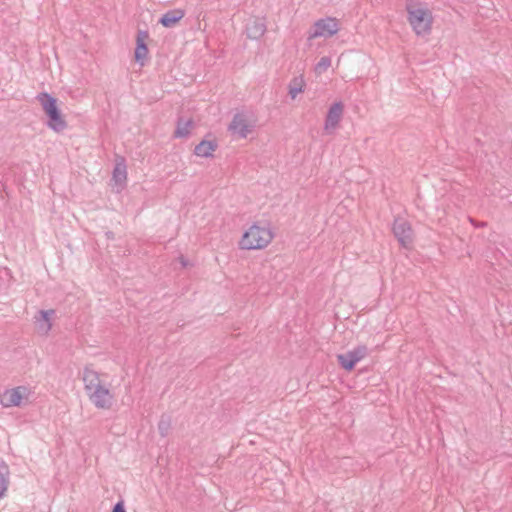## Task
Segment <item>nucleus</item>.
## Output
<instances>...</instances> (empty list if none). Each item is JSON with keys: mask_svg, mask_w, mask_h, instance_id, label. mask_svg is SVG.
Instances as JSON below:
<instances>
[{"mask_svg": "<svg viewBox=\"0 0 512 512\" xmlns=\"http://www.w3.org/2000/svg\"><path fill=\"white\" fill-rule=\"evenodd\" d=\"M274 238L269 223L256 222L243 234L240 247L245 250H257L267 247Z\"/></svg>", "mask_w": 512, "mask_h": 512, "instance_id": "f257e3e1", "label": "nucleus"}, {"mask_svg": "<svg viewBox=\"0 0 512 512\" xmlns=\"http://www.w3.org/2000/svg\"><path fill=\"white\" fill-rule=\"evenodd\" d=\"M408 22L418 36H425L431 32L433 16L425 4L410 1L406 4Z\"/></svg>", "mask_w": 512, "mask_h": 512, "instance_id": "f03ea898", "label": "nucleus"}, {"mask_svg": "<svg viewBox=\"0 0 512 512\" xmlns=\"http://www.w3.org/2000/svg\"><path fill=\"white\" fill-rule=\"evenodd\" d=\"M36 99L48 117L47 127L57 133L64 131L67 128V122L58 108L57 99L46 92L39 93Z\"/></svg>", "mask_w": 512, "mask_h": 512, "instance_id": "7ed1b4c3", "label": "nucleus"}, {"mask_svg": "<svg viewBox=\"0 0 512 512\" xmlns=\"http://www.w3.org/2000/svg\"><path fill=\"white\" fill-rule=\"evenodd\" d=\"M30 395V390L26 386H17L15 388L6 389L0 395V403L3 407H18L21 406L23 400H27Z\"/></svg>", "mask_w": 512, "mask_h": 512, "instance_id": "20e7f679", "label": "nucleus"}, {"mask_svg": "<svg viewBox=\"0 0 512 512\" xmlns=\"http://www.w3.org/2000/svg\"><path fill=\"white\" fill-rule=\"evenodd\" d=\"M339 23L335 18L327 17L319 19L314 23L313 30L310 32L308 39L318 37L329 38L339 31Z\"/></svg>", "mask_w": 512, "mask_h": 512, "instance_id": "39448f33", "label": "nucleus"}, {"mask_svg": "<svg viewBox=\"0 0 512 512\" xmlns=\"http://www.w3.org/2000/svg\"><path fill=\"white\" fill-rule=\"evenodd\" d=\"M393 233L398 242L405 248L413 242V231L409 222L404 218H396L393 224Z\"/></svg>", "mask_w": 512, "mask_h": 512, "instance_id": "423d86ee", "label": "nucleus"}, {"mask_svg": "<svg viewBox=\"0 0 512 512\" xmlns=\"http://www.w3.org/2000/svg\"><path fill=\"white\" fill-rule=\"evenodd\" d=\"M86 394L89 400L98 409H110L113 404V394L104 385H101Z\"/></svg>", "mask_w": 512, "mask_h": 512, "instance_id": "0eeeda50", "label": "nucleus"}, {"mask_svg": "<svg viewBox=\"0 0 512 512\" xmlns=\"http://www.w3.org/2000/svg\"><path fill=\"white\" fill-rule=\"evenodd\" d=\"M343 110L344 106L342 102H335L330 106L324 124V130L326 132L330 133L338 126L343 115Z\"/></svg>", "mask_w": 512, "mask_h": 512, "instance_id": "6e6552de", "label": "nucleus"}, {"mask_svg": "<svg viewBox=\"0 0 512 512\" xmlns=\"http://www.w3.org/2000/svg\"><path fill=\"white\" fill-rule=\"evenodd\" d=\"M228 130L239 138H246L251 132V126L248 124L247 119L242 113H237L229 124Z\"/></svg>", "mask_w": 512, "mask_h": 512, "instance_id": "1a4fd4ad", "label": "nucleus"}, {"mask_svg": "<svg viewBox=\"0 0 512 512\" xmlns=\"http://www.w3.org/2000/svg\"><path fill=\"white\" fill-rule=\"evenodd\" d=\"M149 33L146 30H139L136 36L135 60L137 63L144 65L148 55V47L146 41Z\"/></svg>", "mask_w": 512, "mask_h": 512, "instance_id": "9d476101", "label": "nucleus"}, {"mask_svg": "<svg viewBox=\"0 0 512 512\" xmlns=\"http://www.w3.org/2000/svg\"><path fill=\"white\" fill-rule=\"evenodd\" d=\"M82 380L84 383V389L86 393L102 385L99 374L89 367L84 368Z\"/></svg>", "mask_w": 512, "mask_h": 512, "instance_id": "9b49d317", "label": "nucleus"}, {"mask_svg": "<svg viewBox=\"0 0 512 512\" xmlns=\"http://www.w3.org/2000/svg\"><path fill=\"white\" fill-rule=\"evenodd\" d=\"M185 13L181 9L169 10L159 19V23L166 27L171 28L174 27L183 17Z\"/></svg>", "mask_w": 512, "mask_h": 512, "instance_id": "f8f14e48", "label": "nucleus"}, {"mask_svg": "<svg viewBox=\"0 0 512 512\" xmlns=\"http://www.w3.org/2000/svg\"><path fill=\"white\" fill-rule=\"evenodd\" d=\"M246 31L249 38L258 39L264 35L266 25L262 19L255 18L247 24Z\"/></svg>", "mask_w": 512, "mask_h": 512, "instance_id": "ddd939ff", "label": "nucleus"}, {"mask_svg": "<svg viewBox=\"0 0 512 512\" xmlns=\"http://www.w3.org/2000/svg\"><path fill=\"white\" fill-rule=\"evenodd\" d=\"M217 144L214 141L203 140L194 149L195 155L199 157H210L216 150Z\"/></svg>", "mask_w": 512, "mask_h": 512, "instance_id": "4468645a", "label": "nucleus"}, {"mask_svg": "<svg viewBox=\"0 0 512 512\" xmlns=\"http://www.w3.org/2000/svg\"><path fill=\"white\" fill-rule=\"evenodd\" d=\"M113 180L120 185H123L127 179V169L124 158H120L116 162L112 175Z\"/></svg>", "mask_w": 512, "mask_h": 512, "instance_id": "2eb2a0df", "label": "nucleus"}, {"mask_svg": "<svg viewBox=\"0 0 512 512\" xmlns=\"http://www.w3.org/2000/svg\"><path fill=\"white\" fill-rule=\"evenodd\" d=\"M55 314L54 310H41L39 311V317H37V322L39 324V328L47 333L50 331L52 324H51V317Z\"/></svg>", "mask_w": 512, "mask_h": 512, "instance_id": "dca6fc26", "label": "nucleus"}, {"mask_svg": "<svg viewBox=\"0 0 512 512\" xmlns=\"http://www.w3.org/2000/svg\"><path fill=\"white\" fill-rule=\"evenodd\" d=\"M10 471L8 465L2 461L0 463V499L6 495L9 485Z\"/></svg>", "mask_w": 512, "mask_h": 512, "instance_id": "f3484780", "label": "nucleus"}, {"mask_svg": "<svg viewBox=\"0 0 512 512\" xmlns=\"http://www.w3.org/2000/svg\"><path fill=\"white\" fill-rule=\"evenodd\" d=\"M305 82L302 76L294 77L289 83V95L295 99L297 95L304 91Z\"/></svg>", "mask_w": 512, "mask_h": 512, "instance_id": "a211bd4d", "label": "nucleus"}, {"mask_svg": "<svg viewBox=\"0 0 512 512\" xmlns=\"http://www.w3.org/2000/svg\"><path fill=\"white\" fill-rule=\"evenodd\" d=\"M193 126L192 120L182 121L181 119L177 123L176 130L174 131L175 138L187 137L190 133V128Z\"/></svg>", "mask_w": 512, "mask_h": 512, "instance_id": "6ab92c4d", "label": "nucleus"}, {"mask_svg": "<svg viewBox=\"0 0 512 512\" xmlns=\"http://www.w3.org/2000/svg\"><path fill=\"white\" fill-rule=\"evenodd\" d=\"M337 359L340 366L347 371H351L357 364L356 360L348 352L339 354Z\"/></svg>", "mask_w": 512, "mask_h": 512, "instance_id": "aec40b11", "label": "nucleus"}, {"mask_svg": "<svg viewBox=\"0 0 512 512\" xmlns=\"http://www.w3.org/2000/svg\"><path fill=\"white\" fill-rule=\"evenodd\" d=\"M349 354L356 360L358 363L360 360L366 357L368 353V349L364 345L357 346L353 350L348 351Z\"/></svg>", "mask_w": 512, "mask_h": 512, "instance_id": "412c9836", "label": "nucleus"}, {"mask_svg": "<svg viewBox=\"0 0 512 512\" xmlns=\"http://www.w3.org/2000/svg\"><path fill=\"white\" fill-rule=\"evenodd\" d=\"M330 66H331L330 57L324 56L319 60L315 69L318 73H322L323 71L327 70Z\"/></svg>", "mask_w": 512, "mask_h": 512, "instance_id": "4be33fe9", "label": "nucleus"}, {"mask_svg": "<svg viewBox=\"0 0 512 512\" xmlns=\"http://www.w3.org/2000/svg\"><path fill=\"white\" fill-rule=\"evenodd\" d=\"M169 428V423L161 420L158 425L159 432L162 436H166Z\"/></svg>", "mask_w": 512, "mask_h": 512, "instance_id": "5701e85b", "label": "nucleus"}, {"mask_svg": "<svg viewBox=\"0 0 512 512\" xmlns=\"http://www.w3.org/2000/svg\"><path fill=\"white\" fill-rule=\"evenodd\" d=\"M111 512H126V509H125V505H124V501L121 500L119 502H117L113 508H112V511Z\"/></svg>", "mask_w": 512, "mask_h": 512, "instance_id": "b1692460", "label": "nucleus"}, {"mask_svg": "<svg viewBox=\"0 0 512 512\" xmlns=\"http://www.w3.org/2000/svg\"><path fill=\"white\" fill-rule=\"evenodd\" d=\"M179 261H180L181 266L184 268L188 267L190 265L189 261L184 256H180Z\"/></svg>", "mask_w": 512, "mask_h": 512, "instance_id": "393cba45", "label": "nucleus"}]
</instances>
